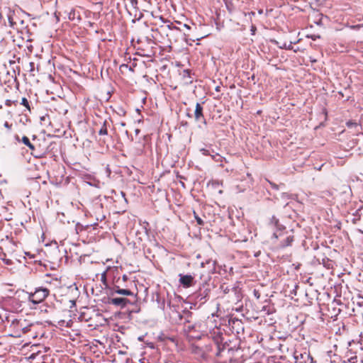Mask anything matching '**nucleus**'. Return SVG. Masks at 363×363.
Wrapping results in <instances>:
<instances>
[{
  "label": "nucleus",
  "mask_w": 363,
  "mask_h": 363,
  "mask_svg": "<svg viewBox=\"0 0 363 363\" xmlns=\"http://www.w3.org/2000/svg\"><path fill=\"white\" fill-rule=\"evenodd\" d=\"M12 103L16 104L18 103V100H11V99L6 100V106H10Z\"/></svg>",
  "instance_id": "nucleus-22"
},
{
  "label": "nucleus",
  "mask_w": 363,
  "mask_h": 363,
  "mask_svg": "<svg viewBox=\"0 0 363 363\" xmlns=\"http://www.w3.org/2000/svg\"><path fill=\"white\" fill-rule=\"evenodd\" d=\"M139 133H140V130H139V129H136V130H135V133H136V135H138Z\"/></svg>",
  "instance_id": "nucleus-39"
},
{
  "label": "nucleus",
  "mask_w": 363,
  "mask_h": 363,
  "mask_svg": "<svg viewBox=\"0 0 363 363\" xmlns=\"http://www.w3.org/2000/svg\"><path fill=\"white\" fill-rule=\"evenodd\" d=\"M211 185L216 188L220 186V183L218 182H212Z\"/></svg>",
  "instance_id": "nucleus-31"
},
{
  "label": "nucleus",
  "mask_w": 363,
  "mask_h": 363,
  "mask_svg": "<svg viewBox=\"0 0 363 363\" xmlns=\"http://www.w3.org/2000/svg\"><path fill=\"white\" fill-rule=\"evenodd\" d=\"M19 323L20 320L17 318L13 319L11 323V327H16V325H18Z\"/></svg>",
  "instance_id": "nucleus-24"
},
{
  "label": "nucleus",
  "mask_w": 363,
  "mask_h": 363,
  "mask_svg": "<svg viewBox=\"0 0 363 363\" xmlns=\"http://www.w3.org/2000/svg\"><path fill=\"white\" fill-rule=\"evenodd\" d=\"M33 140V142H30L27 137L24 136V145H26L30 149V154L32 155H34L35 157H38V154L39 153V152L36 151V144L35 142V139L34 138Z\"/></svg>",
  "instance_id": "nucleus-9"
},
{
  "label": "nucleus",
  "mask_w": 363,
  "mask_h": 363,
  "mask_svg": "<svg viewBox=\"0 0 363 363\" xmlns=\"http://www.w3.org/2000/svg\"><path fill=\"white\" fill-rule=\"evenodd\" d=\"M10 66L11 67V69L13 70V72L14 74V77L12 76L10 79H8L6 82L7 87L10 88V89H12L13 88L18 90L20 86V83L16 79V72L18 73V75H20L21 72V67L19 65H16L15 61L10 60Z\"/></svg>",
  "instance_id": "nucleus-3"
},
{
  "label": "nucleus",
  "mask_w": 363,
  "mask_h": 363,
  "mask_svg": "<svg viewBox=\"0 0 363 363\" xmlns=\"http://www.w3.org/2000/svg\"><path fill=\"white\" fill-rule=\"evenodd\" d=\"M267 181L269 182V184H270L271 187L273 189L279 190V186L277 184H275V183H274V182H271V181H269L268 179H267Z\"/></svg>",
  "instance_id": "nucleus-18"
},
{
  "label": "nucleus",
  "mask_w": 363,
  "mask_h": 363,
  "mask_svg": "<svg viewBox=\"0 0 363 363\" xmlns=\"http://www.w3.org/2000/svg\"><path fill=\"white\" fill-rule=\"evenodd\" d=\"M218 193H219V194H222V193H223V190L219 189V190H218Z\"/></svg>",
  "instance_id": "nucleus-45"
},
{
  "label": "nucleus",
  "mask_w": 363,
  "mask_h": 363,
  "mask_svg": "<svg viewBox=\"0 0 363 363\" xmlns=\"http://www.w3.org/2000/svg\"><path fill=\"white\" fill-rule=\"evenodd\" d=\"M203 351V348L198 345L192 346V352L195 354H198L201 357V354Z\"/></svg>",
  "instance_id": "nucleus-12"
},
{
  "label": "nucleus",
  "mask_w": 363,
  "mask_h": 363,
  "mask_svg": "<svg viewBox=\"0 0 363 363\" xmlns=\"http://www.w3.org/2000/svg\"><path fill=\"white\" fill-rule=\"evenodd\" d=\"M217 348H218V351L216 352V356H220V352H221V348L218 344H217Z\"/></svg>",
  "instance_id": "nucleus-30"
},
{
  "label": "nucleus",
  "mask_w": 363,
  "mask_h": 363,
  "mask_svg": "<svg viewBox=\"0 0 363 363\" xmlns=\"http://www.w3.org/2000/svg\"><path fill=\"white\" fill-rule=\"evenodd\" d=\"M100 135H106L108 134V129L106 126V121H105L99 131Z\"/></svg>",
  "instance_id": "nucleus-13"
},
{
  "label": "nucleus",
  "mask_w": 363,
  "mask_h": 363,
  "mask_svg": "<svg viewBox=\"0 0 363 363\" xmlns=\"http://www.w3.org/2000/svg\"><path fill=\"white\" fill-rule=\"evenodd\" d=\"M23 334V328L19 330H15L13 333L9 334V336L13 337H21Z\"/></svg>",
  "instance_id": "nucleus-14"
},
{
  "label": "nucleus",
  "mask_w": 363,
  "mask_h": 363,
  "mask_svg": "<svg viewBox=\"0 0 363 363\" xmlns=\"http://www.w3.org/2000/svg\"><path fill=\"white\" fill-rule=\"evenodd\" d=\"M253 294H254V296H255V297L256 298H257V299H259V297H260V293H259V291L258 290L255 289V290L253 291Z\"/></svg>",
  "instance_id": "nucleus-25"
},
{
  "label": "nucleus",
  "mask_w": 363,
  "mask_h": 363,
  "mask_svg": "<svg viewBox=\"0 0 363 363\" xmlns=\"http://www.w3.org/2000/svg\"><path fill=\"white\" fill-rule=\"evenodd\" d=\"M20 105H23V97L21 98V101L19 102Z\"/></svg>",
  "instance_id": "nucleus-42"
},
{
  "label": "nucleus",
  "mask_w": 363,
  "mask_h": 363,
  "mask_svg": "<svg viewBox=\"0 0 363 363\" xmlns=\"http://www.w3.org/2000/svg\"><path fill=\"white\" fill-rule=\"evenodd\" d=\"M183 76H184V77H190V71L189 69H184L183 71Z\"/></svg>",
  "instance_id": "nucleus-26"
},
{
  "label": "nucleus",
  "mask_w": 363,
  "mask_h": 363,
  "mask_svg": "<svg viewBox=\"0 0 363 363\" xmlns=\"http://www.w3.org/2000/svg\"><path fill=\"white\" fill-rule=\"evenodd\" d=\"M361 363H363V359L362 360V362Z\"/></svg>",
  "instance_id": "nucleus-48"
},
{
  "label": "nucleus",
  "mask_w": 363,
  "mask_h": 363,
  "mask_svg": "<svg viewBox=\"0 0 363 363\" xmlns=\"http://www.w3.org/2000/svg\"><path fill=\"white\" fill-rule=\"evenodd\" d=\"M26 292L29 294V302L33 303L35 304L43 301L49 294V290L45 288L36 289L33 293L28 291Z\"/></svg>",
  "instance_id": "nucleus-2"
},
{
  "label": "nucleus",
  "mask_w": 363,
  "mask_h": 363,
  "mask_svg": "<svg viewBox=\"0 0 363 363\" xmlns=\"http://www.w3.org/2000/svg\"><path fill=\"white\" fill-rule=\"evenodd\" d=\"M203 111V106H201V104L197 103L196 104V108H195L194 114V119L197 122L201 121L206 124V119L204 118Z\"/></svg>",
  "instance_id": "nucleus-6"
},
{
  "label": "nucleus",
  "mask_w": 363,
  "mask_h": 363,
  "mask_svg": "<svg viewBox=\"0 0 363 363\" xmlns=\"http://www.w3.org/2000/svg\"><path fill=\"white\" fill-rule=\"evenodd\" d=\"M194 216L197 222V224L199 225H203V220L196 214V213L195 211H194Z\"/></svg>",
  "instance_id": "nucleus-16"
},
{
  "label": "nucleus",
  "mask_w": 363,
  "mask_h": 363,
  "mask_svg": "<svg viewBox=\"0 0 363 363\" xmlns=\"http://www.w3.org/2000/svg\"><path fill=\"white\" fill-rule=\"evenodd\" d=\"M109 303L124 308L130 303V301L126 298H113L110 299Z\"/></svg>",
  "instance_id": "nucleus-10"
},
{
  "label": "nucleus",
  "mask_w": 363,
  "mask_h": 363,
  "mask_svg": "<svg viewBox=\"0 0 363 363\" xmlns=\"http://www.w3.org/2000/svg\"><path fill=\"white\" fill-rule=\"evenodd\" d=\"M167 27L169 29H171V28H172V27H171V26H170V25H168Z\"/></svg>",
  "instance_id": "nucleus-46"
},
{
  "label": "nucleus",
  "mask_w": 363,
  "mask_h": 363,
  "mask_svg": "<svg viewBox=\"0 0 363 363\" xmlns=\"http://www.w3.org/2000/svg\"><path fill=\"white\" fill-rule=\"evenodd\" d=\"M18 117H19L18 121H19V123H21L23 121L22 118L20 117V116Z\"/></svg>",
  "instance_id": "nucleus-43"
},
{
  "label": "nucleus",
  "mask_w": 363,
  "mask_h": 363,
  "mask_svg": "<svg viewBox=\"0 0 363 363\" xmlns=\"http://www.w3.org/2000/svg\"><path fill=\"white\" fill-rule=\"evenodd\" d=\"M43 335V327L39 323H30L28 325L24 326V347L31 345L32 346H37V343L33 342L38 336Z\"/></svg>",
  "instance_id": "nucleus-1"
},
{
  "label": "nucleus",
  "mask_w": 363,
  "mask_h": 363,
  "mask_svg": "<svg viewBox=\"0 0 363 363\" xmlns=\"http://www.w3.org/2000/svg\"><path fill=\"white\" fill-rule=\"evenodd\" d=\"M128 66L127 65L123 64L120 66V69L122 70V69L125 68L127 69Z\"/></svg>",
  "instance_id": "nucleus-35"
},
{
  "label": "nucleus",
  "mask_w": 363,
  "mask_h": 363,
  "mask_svg": "<svg viewBox=\"0 0 363 363\" xmlns=\"http://www.w3.org/2000/svg\"><path fill=\"white\" fill-rule=\"evenodd\" d=\"M20 60H21V57H17V62H18V63H20Z\"/></svg>",
  "instance_id": "nucleus-40"
},
{
  "label": "nucleus",
  "mask_w": 363,
  "mask_h": 363,
  "mask_svg": "<svg viewBox=\"0 0 363 363\" xmlns=\"http://www.w3.org/2000/svg\"><path fill=\"white\" fill-rule=\"evenodd\" d=\"M24 255L26 256L29 257L30 259H35V254H30L28 252H24Z\"/></svg>",
  "instance_id": "nucleus-23"
},
{
  "label": "nucleus",
  "mask_w": 363,
  "mask_h": 363,
  "mask_svg": "<svg viewBox=\"0 0 363 363\" xmlns=\"http://www.w3.org/2000/svg\"><path fill=\"white\" fill-rule=\"evenodd\" d=\"M286 49L287 50H292L293 49V46H292V43L291 42H290L289 44L287 45Z\"/></svg>",
  "instance_id": "nucleus-33"
},
{
  "label": "nucleus",
  "mask_w": 363,
  "mask_h": 363,
  "mask_svg": "<svg viewBox=\"0 0 363 363\" xmlns=\"http://www.w3.org/2000/svg\"><path fill=\"white\" fill-rule=\"evenodd\" d=\"M4 127L9 129L12 126V124H9L7 121H6L4 124Z\"/></svg>",
  "instance_id": "nucleus-32"
},
{
  "label": "nucleus",
  "mask_w": 363,
  "mask_h": 363,
  "mask_svg": "<svg viewBox=\"0 0 363 363\" xmlns=\"http://www.w3.org/2000/svg\"><path fill=\"white\" fill-rule=\"evenodd\" d=\"M123 284L121 283V279L118 278L116 284L113 286V292L123 296H133V293L128 289L122 288Z\"/></svg>",
  "instance_id": "nucleus-5"
},
{
  "label": "nucleus",
  "mask_w": 363,
  "mask_h": 363,
  "mask_svg": "<svg viewBox=\"0 0 363 363\" xmlns=\"http://www.w3.org/2000/svg\"><path fill=\"white\" fill-rule=\"evenodd\" d=\"M21 24H23V20L20 21Z\"/></svg>",
  "instance_id": "nucleus-47"
},
{
  "label": "nucleus",
  "mask_w": 363,
  "mask_h": 363,
  "mask_svg": "<svg viewBox=\"0 0 363 363\" xmlns=\"http://www.w3.org/2000/svg\"><path fill=\"white\" fill-rule=\"evenodd\" d=\"M346 125L348 128H352L354 126V127L357 126V123L356 122H354L352 121L347 122Z\"/></svg>",
  "instance_id": "nucleus-19"
},
{
  "label": "nucleus",
  "mask_w": 363,
  "mask_h": 363,
  "mask_svg": "<svg viewBox=\"0 0 363 363\" xmlns=\"http://www.w3.org/2000/svg\"><path fill=\"white\" fill-rule=\"evenodd\" d=\"M128 279V276L126 274L123 275L122 279H121V283L126 282Z\"/></svg>",
  "instance_id": "nucleus-29"
},
{
  "label": "nucleus",
  "mask_w": 363,
  "mask_h": 363,
  "mask_svg": "<svg viewBox=\"0 0 363 363\" xmlns=\"http://www.w3.org/2000/svg\"><path fill=\"white\" fill-rule=\"evenodd\" d=\"M203 348V351L201 354V358L203 359H206L208 357V353L212 350V345L211 344L206 345Z\"/></svg>",
  "instance_id": "nucleus-11"
},
{
  "label": "nucleus",
  "mask_w": 363,
  "mask_h": 363,
  "mask_svg": "<svg viewBox=\"0 0 363 363\" xmlns=\"http://www.w3.org/2000/svg\"><path fill=\"white\" fill-rule=\"evenodd\" d=\"M194 277L191 275H182L179 274V283L184 288H189L194 285Z\"/></svg>",
  "instance_id": "nucleus-8"
},
{
  "label": "nucleus",
  "mask_w": 363,
  "mask_h": 363,
  "mask_svg": "<svg viewBox=\"0 0 363 363\" xmlns=\"http://www.w3.org/2000/svg\"><path fill=\"white\" fill-rule=\"evenodd\" d=\"M9 21L11 26H13V22L11 16H9Z\"/></svg>",
  "instance_id": "nucleus-37"
},
{
  "label": "nucleus",
  "mask_w": 363,
  "mask_h": 363,
  "mask_svg": "<svg viewBox=\"0 0 363 363\" xmlns=\"http://www.w3.org/2000/svg\"><path fill=\"white\" fill-rule=\"evenodd\" d=\"M0 107H1V106H0Z\"/></svg>",
  "instance_id": "nucleus-49"
},
{
  "label": "nucleus",
  "mask_w": 363,
  "mask_h": 363,
  "mask_svg": "<svg viewBox=\"0 0 363 363\" xmlns=\"http://www.w3.org/2000/svg\"><path fill=\"white\" fill-rule=\"evenodd\" d=\"M36 354L37 353H35V352H33V353H32L30 354H28V353H25L24 354V357L26 359H33V358H35V356Z\"/></svg>",
  "instance_id": "nucleus-17"
},
{
  "label": "nucleus",
  "mask_w": 363,
  "mask_h": 363,
  "mask_svg": "<svg viewBox=\"0 0 363 363\" xmlns=\"http://www.w3.org/2000/svg\"><path fill=\"white\" fill-rule=\"evenodd\" d=\"M58 325L60 326H66L67 328H70L72 325V321L69 320V321L66 322L65 320H61L58 321Z\"/></svg>",
  "instance_id": "nucleus-15"
},
{
  "label": "nucleus",
  "mask_w": 363,
  "mask_h": 363,
  "mask_svg": "<svg viewBox=\"0 0 363 363\" xmlns=\"http://www.w3.org/2000/svg\"><path fill=\"white\" fill-rule=\"evenodd\" d=\"M101 280L105 281L106 280V272H104L101 275Z\"/></svg>",
  "instance_id": "nucleus-36"
},
{
  "label": "nucleus",
  "mask_w": 363,
  "mask_h": 363,
  "mask_svg": "<svg viewBox=\"0 0 363 363\" xmlns=\"http://www.w3.org/2000/svg\"><path fill=\"white\" fill-rule=\"evenodd\" d=\"M30 72L34 71L35 64L33 62H29Z\"/></svg>",
  "instance_id": "nucleus-28"
},
{
  "label": "nucleus",
  "mask_w": 363,
  "mask_h": 363,
  "mask_svg": "<svg viewBox=\"0 0 363 363\" xmlns=\"http://www.w3.org/2000/svg\"><path fill=\"white\" fill-rule=\"evenodd\" d=\"M286 47H287L286 43H284V44L283 45V46H281L280 48H281L286 49Z\"/></svg>",
  "instance_id": "nucleus-38"
},
{
  "label": "nucleus",
  "mask_w": 363,
  "mask_h": 363,
  "mask_svg": "<svg viewBox=\"0 0 363 363\" xmlns=\"http://www.w3.org/2000/svg\"><path fill=\"white\" fill-rule=\"evenodd\" d=\"M273 237L276 239H278L279 237L283 239L280 241L279 245V247L284 248L289 246H291L292 242L294 240V237L293 233H289L288 232H281L280 231L279 233L277 232L274 233Z\"/></svg>",
  "instance_id": "nucleus-4"
},
{
  "label": "nucleus",
  "mask_w": 363,
  "mask_h": 363,
  "mask_svg": "<svg viewBox=\"0 0 363 363\" xmlns=\"http://www.w3.org/2000/svg\"><path fill=\"white\" fill-rule=\"evenodd\" d=\"M24 107L26 108L28 110L30 111V108L28 101L25 98H24Z\"/></svg>",
  "instance_id": "nucleus-27"
},
{
  "label": "nucleus",
  "mask_w": 363,
  "mask_h": 363,
  "mask_svg": "<svg viewBox=\"0 0 363 363\" xmlns=\"http://www.w3.org/2000/svg\"><path fill=\"white\" fill-rule=\"evenodd\" d=\"M17 304L19 306V307H20V306H21V301H18Z\"/></svg>",
  "instance_id": "nucleus-44"
},
{
  "label": "nucleus",
  "mask_w": 363,
  "mask_h": 363,
  "mask_svg": "<svg viewBox=\"0 0 363 363\" xmlns=\"http://www.w3.org/2000/svg\"><path fill=\"white\" fill-rule=\"evenodd\" d=\"M184 27H186V28H188V29H190V26H188V25H186V24H184Z\"/></svg>",
  "instance_id": "nucleus-41"
},
{
  "label": "nucleus",
  "mask_w": 363,
  "mask_h": 363,
  "mask_svg": "<svg viewBox=\"0 0 363 363\" xmlns=\"http://www.w3.org/2000/svg\"><path fill=\"white\" fill-rule=\"evenodd\" d=\"M14 139L16 140V143H14L15 145H16V143H23V138H21L17 134L14 135Z\"/></svg>",
  "instance_id": "nucleus-20"
},
{
  "label": "nucleus",
  "mask_w": 363,
  "mask_h": 363,
  "mask_svg": "<svg viewBox=\"0 0 363 363\" xmlns=\"http://www.w3.org/2000/svg\"><path fill=\"white\" fill-rule=\"evenodd\" d=\"M271 222L272 224H274V225L275 227H278L279 226V220L277 218H276L274 216L272 217V220H271Z\"/></svg>",
  "instance_id": "nucleus-21"
},
{
  "label": "nucleus",
  "mask_w": 363,
  "mask_h": 363,
  "mask_svg": "<svg viewBox=\"0 0 363 363\" xmlns=\"http://www.w3.org/2000/svg\"><path fill=\"white\" fill-rule=\"evenodd\" d=\"M145 143H135L134 146L131 149V154L135 157L140 156L145 153Z\"/></svg>",
  "instance_id": "nucleus-7"
},
{
  "label": "nucleus",
  "mask_w": 363,
  "mask_h": 363,
  "mask_svg": "<svg viewBox=\"0 0 363 363\" xmlns=\"http://www.w3.org/2000/svg\"><path fill=\"white\" fill-rule=\"evenodd\" d=\"M27 48H28V51L30 52H32V51H33V46L31 45H27Z\"/></svg>",
  "instance_id": "nucleus-34"
}]
</instances>
